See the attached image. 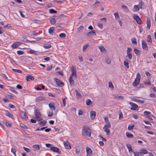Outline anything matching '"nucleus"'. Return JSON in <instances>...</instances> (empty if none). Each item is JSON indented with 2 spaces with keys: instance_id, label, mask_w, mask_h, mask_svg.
Segmentation results:
<instances>
[{
  "instance_id": "864d4df0",
  "label": "nucleus",
  "mask_w": 156,
  "mask_h": 156,
  "mask_svg": "<svg viewBox=\"0 0 156 156\" xmlns=\"http://www.w3.org/2000/svg\"><path fill=\"white\" fill-rule=\"evenodd\" d=\"M23 148L24 149L25 151L27 153L29 152L30 151V150L29 149L27 148V147H23Z\"/></svg>"
},
{
  "instance_id": "e433bc0d",
  "label": "nucleus",
  "mask_w": 156,
  "mask_h": 156,
  "mask_svg": "<svg viewBox=\"0 0 156 156\" xmlns=\"http://www.w3.org/2000/svg\"><path fill=\"white\" fill-rule=\"evenodd\" d=\"M50 22L52 24H54L56 22V20L54 18H52L51 19Z\"/></svg>"
},
{
  "instance_id": "39448f33",
  "label": "nucleus",
  "mask_w": 156,
  "mask_h": 156,
  "mask_svg": "<svg viewBox=\"0 0 156 156\" xmlns=\"http://www.w3.org/2000/svg\"><path fill=\"white\" fill-rule=\"evenodd\" d=\"M50 149L52 151L57 153L58 154H60L61 153V152L60 151L59 149L55 147H50Z\"/></svg>"
},
{
  "instance_id": "72a5a7b5",
  "label": "nucleus",
  "mask_w": 156,
  "mask_h": 156,
  "mask_svg": "<svg viewBox=\"0 0 156 156\" xmlns=\"http://www.w3.org/2000/svg\"><path fill=\"white\" fill-rule=\"evenodd\" d=\"M111 124H110V123L109 122H106V125H105L104 127V128L105 127H106V128L108 127V128H109L111 127Z\"/></svg>"
},
{
  "instance_id": "4be33fe9",
  "label": "nucleus",
  "mask_w": 156,
  "mask_h": 156,
  "mask_svg": "<svg viewBox=\"0 0 156 156\" xmlns=\"http://www.w3.org/2000/svg\"><path fill=\"white\" fill-rule=\"evenodd\" d=\"M50 109L54 111L55 109V107L52 104L50 103L48 105Z\"/></svg>"
},
{
  "instance_id": "aec40b11",
  "label": "nucleus",
  "mask_w": 156,
  "mask_h": 156,
  "mask_svg": "<svg viewBox=\"0 0 156 156\" xmlns=\"http://www.w3.org/2000/svg\"><path fill=\"white\" fill-rule=\"evenodd\" d=\"M69 81L70 84L71 85L74 84V80L72 77V76H70L69 79Z\"/></svg>"
},
{
  "instance_id": "4c0bfd02",
  "label": "nucleus",
  "mask_w": 156,
  "mask_h": 156,
  "mask_svg": "<svg viewBox=\"0 0 156 156\" xmlns=\"http://www.w3.org/2000/svg\"><path fill=\"white\" fill-rule=\"evenodd\" d=\"M91 104V101L89 99H87L86 101V104L87 105L89 106Z\"/></svg>"
},
{
  "instance_id": "69168bd1",
  "label": "nucleus",
  "mask_w": 156,
  "mask_h": 156,
  "mask_svg": "<svg viewBox=\"0 0 156 156\" xmlns=\"http://www.w3.org/2000/svg\"><path fill=\"white\" fill-rule=\"evenodd\" d=\"M62 101H63V106H66V104L65 98H64L62 99Z\"/></svg>"
},
{
  "instance_id": "de8ad7c7",
  "label": "nucleus",
  "mask_w": 156,
  "mask_h": 156,
  "mask_svg": "<svg viewBox=\"0 0 156 156\" xmlns=\"http://www.w3.org/2000/svg\"><path fill=\"white\" fill-rule=\"evenodd\" d=\"M66 36V35L63 33H62L59 35V37L61 38H65Z\"/></svg>"
},
{
  "instance_id": "f257e3e1",
  "label": "nucleus",
  "mask_w": 156,
  "mask_h": 156,
  "mask_svg": "<svg viewBox=\"0 0 156 156\" xmlns=\"http://www.w3.org/2000/svg\"><path fill=\"white\" fill-rule=\"evenodd\" d=\"M82 133L84 136H90L91 132L89 129L87 127H83L82 129Z\"/></svg>"
},
{
  "instance_id": "0eeeda50",
  "label": "nucleus",
  "mask_w": 156,
  "mask_h": 156,
  "mask_svg": "<svg viewBox=\"0 0 156 156\" xmlns=\"http://www.w3.org/2000/svg\"><path fill=\"white\" fill-rule=\"evenodd\" d=\"M54 80L55 81L56 84H57L58 86L60 87H62L64 85V84L59 79L56 78L54 79Z\"/></svg>"
},
{
  "instance_id": "49530a36",
  "label": "nucleus",
  "mask_w": 156,
  "mask_h": 156,
  "mask_svg": "<svg viewBox=\"0 0 156 156\" xmlns=\"http://www.w3.org/2000/svg\"><path fill=\"white\" fill-rule=\"evenodd\" d=\"M144 5V2L142 1L140 2L139 4L138 5L139 7V8H140L141 9H142V6Z\"/></svg>"
},
{
  "instance_id": "f8f14e48",
  "label": "nucleus",
  "mask_w": 156,
  "mask_h": 156,
  "mask_svg": "<svg viewBox=\"0 0 156 156\" xmlns=\"http://www.w3.org/2000/svg\"><path fill=\"white\" fill-rule=\"evenodd\" d=\"M64 145L66 149H69L71 148V146L68 141L64 143Z\"/></svg>"
},
{
  "instance_id": "052dcab7",
  "label": "nucleus",
  "mask_w": 156,
  "mask_h": 156,
  "mask_svg": "<svg viewBox=\"0 0 156 156\" xmlns=\"http://www.w3.org/2000/svg\"><path fill=\"white\" fill-rule=\"evenodd\" d=\"M88 46V45H84L83 46V51H85V50L87 48Z\"/></svg>"
},
{
  "instance_id": "393cba45",
  "label": "nucleus",
  "mask_w": 156,
  "mask_h": 156,
  "mask_svg": "<svg viewBox=\"0 0 156 156\" xmlns=\"http://www.w3.org/2000/svg\"><path fill=\"white\" fill-rule=\"evenodd\" d=\"M54 27H50L49 30L48 32L50 34H52L54 31Z\"/></svg>"
},
{
  "instance_id": "9b49d317",
  "label": "nucleus",
  "mask_w": 156,
  "mask_h": 156,
  "mask_svg": "<svg viewBox=\"0 0 156 156\" xmlns=\"http://www.w3.org/2000/svg\"><path fill=\"white\" fill-rule=\"evenodd\" d=\"M72 74L71 76H76V68L75 67H73L71 69Z\"/></svg>"
},
{
  "instance_id": "79ce46f5",
  "label": "nucleus",
  "mask_w": 156,
  "mask_h": 156,
  "mask_svg": "<svg viewBox=\"0 0 156 156\" xmlns=\"http://www.w3.org/2000/svg\"><path fill=\"white\" fill-rule=\"evenodd\" d=\"M75 151L76 153L77 154H78L80 151V147H76V148Z\"/></svg>"
},
{
  "instance_id": "cd10ccee",
  "label": "nucleus",
  "mask_w": 156,
  "mask_h": 156,
  "mask_svg": "<svg viewBox=\"0 0 156 156\" xmlns=\"http://www.w3.org/2000/svg\"><path fill=\"white\" fill-rule=\"evenodd\" d=\"M43 47L46 49L49 48L51 47V45L50 44H44Z\"/></svg>"
},
{
  "instance_id": "37998d69",
  "label": "nucleus",
  "mask_w": 156,
  "mask_h": 156,
  "mask_svg": "<svg viewBox=\"0 0 156 156\" xmlns=\"http://www.w3.org/2000/svg\"><path fill=\"white\" fill-rule=\"evenodd\" d=\"M49 12L50 13H57V12L54 10V9H51L49 10Z\"/></svg>"
},
{
  "instance_id": "20e7f679",
  "label": "nucleus",
  "mask_w": 156,
  "mask_h": 156,
  "mask_svg": "<svg viewBox=\"0 0 156 156\" xmlns=\"http://www.w3.org/2000/svg\"><path fill=\"white\" fill-rule=\"evenodd\" d=\"M129 105L132 106V107L130 108V109L132 110H138V106L136 104L132 102H130L129 103Z\"/></svg>"
},
{
  "instance_id": "6ab92c4d",
  "label": "nucleus",
  "mask_w": 156,
  "mask_h": 156,
  "mask_svg": "<svg viewBox=\"0 0 156 156\" xmlns=\"http://www.w3.org/2000/svg\"><path fill=\"white\" fill-rule=\"evenodd\" d=\"M5 114L7 116L12 118H13V115L7 111H5Z\"/></svg>"
},
{
  "instance_id": "9d476101",
  "label": "nucleus",
  "mask_w": 156,
  "mask_h": 156,
  "mask_svg": "<svg viewBox=\"0 0 156 156\" xmlns=\"http://www.w3.org/2000/svg\"><path fill=\"white\" fill-rule=\"evenodd\" d=\"M23 115V116L22 117L23 119H25V120L27 121L28 119V117L26 114V113L25 112L22 111L21 112V115Z\"/></svg>"
},
{
  "instance_id": "338daca9",
  "label": "nucleus",
  "mask_w": 156,
  "mask_h": 156,
  "mask_svg": "<svg viewBox=\"0 0 156 156\" xmlns=\"http://www.w3.org/2000/svg\"><path fill=\"white\" fill-rule=\"evenodd\" d=\"M9 107L12 108H15V106L11 104L9 105Z\"/></svg>"
},
{
  "instance_id": "c756f323",
  "label": "nucleus",
  "mask_w": 156,
  "mask_h": 156,
  "mask_svg": "<svg viewBox=\"0 0 156 156\" xmlns=\"http://www.w3.org/2000/svg\"><path fill=\"white\" fill-rule=\"evenodd\" d=\"M126 135L128 138H133L134 137L133 135L132 134L128 132L126 133Z\"/></svg>"
},
{
  "instance_id": "dca6fc26",
  "label": "nucleus",
  "mask_w": 156,
  "mask_h": 156,
  "mask_svg": "<svg viewBox=\"0 0 156 156\" xmlns=\"http://www.w3.org/2000/svg\"><path fill=\"white\" fill-rule=\"evenodd\" d=\"M126 145L129 152H133L134 151V150L132 149V146L130 144H127Z\"/></svg>"
},
{
  "instance_id": "58836bf2",
  "label": "nucleus",
  "mask_w": 156,
  "mask_h": 156,
  "mask_svg": "<svg viewBox=\"0 0 156 156\" xmlns=\"http://www.w3.org/2000/svg\"><path fill=\"white\" fill-rule=\"evenodd\" d=\"M83 27L82 26H81L77 29V31L78 32H80L83 30Z\"/></svg>"
},
{
  "instance_id": "13d9d810",
  "label": "nucleus",
  "mask_w": 156,
  "mask_h": 156,
  "mask_svg": "<svg viewBox=\"0 0 156 156\" xmlns=\"http://www.w3.org/2000/svg\"><path fill=\"white\" fill-rule=\"evenodd\" d=\"M75 92L76 93V96L78 97H80L81 95V94L78 91H77V90H75Z\"/></svg>"
},
{
  "instance_id": "1a4fd4ad",
  "label": "nucleus",
  "mask_w": 156,
  "mask_h": 156,
  "mask_svg": "<svg viewBox=\"0 0 156 156\" xmlns=\"http://www.w3.org/2000/svg\"><path fill=\"white\" fill-rule=\"evenodd\" d=\"M20 44V42H16L13 43L11 45V47L13 48H16L18 47Z\"/></svg>"
},
{
  "instance_id": "0e129e2a",
  "label": "nucleus",
  "mask_w": 156,
  "mask_h": 156,
  "mask_svg": "<svg viewBox=\"0 0 156 156\" xmlns=\"http://www.w3.org/2000/svg\"><path fill=\"white\" fill-rule=\"evenodd\" d=\"M53 115V112H49L48 114V116L49 117H51Z\"/></svg>"
},
{
  "instance_id": "f704fd0d",
  "label": "nucleus",
  "mask_w": 156,
  "mask_h": 156,
  "mask_svg": "<svg viewBox=\"0 0 156 156\" xmlns=\"http://www.w3.org/2000/svg\"><path fill=\"white\" fill-rule=\"evenodd\" d=\"M147 41L150 43H152V41L151 37L150 35H148L147 37Z\"/></svg>"
},
{
  "instance_id": "3c124183",
  "label": "nucleus",
  "mask_w": 156,
  "mask_h": 156,
  "mask_svg": "<svg viewBox=\"0 0 156 156\" xmlns=\"http://www.w3.org/2000/svg\"><path fill=\"white\" fill-rule=\"evenodd\" d=\"M134 9H135L136 11H138L139 10V7L138 5H137L134 6Z\"/></svg>"
},
{
  "instance_id": "a19ab883",
  "label": "nucleus",
  "mask_w": 156,
  "mask_h": 156,
  "mask_svg": "<svg viewBox=\"0 0 156 156\" xmlns=\"http://www.w3.org/2000/svg\"><path fill=\"white\" fill-rule=\"evenodd\" d=\"M134 51L135 52V53L136 55L139 54L140 52V51L137 49L136 48H135L134 49Z\"/></svg>"
},
{
  "instance_id": "7c9ffc66",
  "label": "nucleus",
  "mask_w": 156,
  "mask_h": 156,
  "mask_svg": "<svg viewBox=\"0 0 156 156\" xmlns=\"http://www.w3.org/2000/svg\"><path fill=\"white\" fill-rule=\"evenodd\" d=\"M20 125L21 127L25 129H29V127L28 126L22 123H20Z\"/></svg>"
},
{
  "instance_id": "4d7b16f0",
  "label": "nucleus",
  "mask_w": 156,
  "mask_h": 156,
  "mask_svg": "<svg viewBox=\"0 0 156 156\" xmlns=\"http://www.w3.org/2000/svg\"><path fill=\"white\" fill-rule=\"evenodd\" d=\"M126 58H129V59H131L132 58V54H129L128 55H127L126 56Z\"/></svg>"
},
{
  "instance_id": "5fc2aeb1",
  "label": "nucleus",
  "mask_w": 156,
  "mask_h": 156,
  "mask_svg": "<svg viewBox=\"0 0 156 156\" xmlns=\"http://www.w3.org/2000/svg\"><path fill=\"white\" fill-rule=\"evenodd\" d=\"M97 25L100 28L102 29L103 28V25L102 24L100 23H97Z\"/></svg>"
},
{
  "instance_id": "a18cd8bd",
  "label": "nucleus",
  "mask_w": 156,
  "mask_h": 156,
  "mask_svg": "<svg viewBox=\"0 0 156 156\" xmlns=\"http://www.w3.org/2000/svg\"><path fill=\"white\" fill-rule=\"evenodd\" d=\"M141 152L142 154H147L148 153V152L147 150L145 149H143L141 150Z\"/></svg>"
},
{
  "instance_id": "e2e57ef3",
  "label": "nucleus",
  "mask_w": 156,
  "mask_h": 156,
  "mask_svg": "<svg viewBox=\"0 0 156 156\" xmlns=\"http://www.w3.org/2000/svg\"><path fill=\"white\" fill-rule=\"evenodd\" d=\"M144 115H147L151 114V112L147 111H145L144 112Z\"/></svg>"
},
{
  "instance_id": "603ef678",
  "label": "nucleus",
  "mask_w": 156,
  "mask_h": 156,
  "mask_svg": "<svg viewBox=\"0 0 156 156\" xmlns=\"http://www.w3.org/2000/svg\"><path fill=\"white\" fill-rule=\"evenodd\" d=\"M108 87L110 88H113V86L112 84V83L110 81L108 82Z\"/></svg>"
},
{
  "instance_id": "f03ea898",
  "label": "nucleus",
  "mask_w": 156,
  "mask_h": 156,
  "mask_svg": "<svg viewBox=\"0 0 156 156\" xmlns=\"http://www.w3.org/2000/svg\"><path fill=\"white\" fill-rule=\"evenodd\" d=\"M140 75L138 73L137 74L136 78L135 79L133 83V85L134 87H136L140 83Z\"/></svg>"
},
{
  "instance_id": "8fccbe9b",
  "label": "nucleus",
  "mask_w": 156,
  "mask_h": 156,
  "mask_svg": "<svg viewBox=\"0 0 156 156\" xmlns=\"http://www.w3.org/2000/svg\"><path fill=\"white\" fill-rule=\"evenodd\" d=\"M12 70L15 72H17L18 73H21L22 71L19 69H13Z\"/></svg>"
},
{
  "instance_id": "c9c22d12",
  "label": "nucleus",
  "mask_w": 156,
  "mask_h": 156,
  "mask_svg": "<svg viewBox=\"0 0 156 156\" xmlns=\"http://www.w3.org/2000/svg\"><path fill=\"white\" fill-rule=\"evenodd\" d=\"M122 8L125 11H129V9L125 5H122Z\"/></svg>"
},
{
  "instance_id": "6e6552de",
  "label": "nucleus",
  "mask_w": 156,
  "mask_h": 156,
  "mask_svg": "<svg viewBox=\"0 0 156 156\" xmlns=\"http://www.w3.org/2000/svg\"><path fill=\"white\" fill-rule=\"evenodd\" d=\"M142 47L143 49L147 51L148 50V47L145 41L143 40L142 42Z\"/></svg>"
},
{
  "instance_id": "774afa93",
  "label": "nucleus",
  "mask_w": 156,
  "mask_h": 156,
  "mask_svg": "<svg viewBox=\"0 0 156 156\" xmlns=\"http://www.w3.org/2000/svg\"><path fill=\"white\" fill-rule=\"evenodd\" d=\"M99 48L101 52L103 51L104 50H105V48L103 46Z\"/></svg>"
},
{
  "instance_id": "ddd939ff",
  "label": "nucleus",
  "mask_w": 156,
  "mask_h": 156,
  "mask_svg": "<svg viewBox=\"0 0 156 156\" xmlns=\"http://www.w3.org/2000/svg\"><path fill=\"white\" fill-rule=\"evenodd\" d=\"M96 35V33L94 31H90L88 32L87 34L85 35V36L87 37L90 36H94Z\"/></svg>"
},
{
  "instance_id": "c03bdc74",
  "label": "nucleus",
  "mask_w": 156,
  "mask_h": 156,
  "mask_svg": "<svg viewBox=\"0 0 156 156\" xmlns=\"http://www.w3.org/2000/svg\"><path fill=\"white\" fill-rule=\"evenodd\" d=\"M105 61L108 64H109L111 62L110 59L108 58H106L105 59Z\"/></svg>"
},
{
  "instance_id": "09e8293b",
  "label": "nucleus",
  "mask_w": 156,
  "mask_h": 156,
  "mask_svg": "<svg viewBox=\"0 0 156 156\" xmlns=\"http://www.w3.org/2000/svg\"><path fill=\"white\" fill-rule=\"evenodd\" d=\"M115 18L116 19H119L120 18L119 14L118 13H114Z\"/></svg>"
},
{
  "instance_id": "5701e85b",
  "label": "nucleus",
  "mask_w": 156,
  "mask_h": 156,
  "mask_svg": "<svg viewBox=\"0 0 156 156\" xmlns=\"http://www.w3.org/2000/svg\"><path fill=\"white\" fill-rule=\"evenodd\" d=\"M34 77L33 76L30 75H29L27 76L26 78V80L27 81H29L30 80H34Z\"/></svg>"
},
{
  "instance_id": "a878e982",
  "label": "nucleus",
  "mask_w": 156,
  "mask_h": 156,
  "mask_svg": "<svg viewBox=\"0 0 156 156\" xmlns=\"http://www.w3.org/2000/svg\"><path fill=\"white\" fill-rule=\"evenodd\" d=\"M47 122L46 121L44 120L39 122V124L40 125H41L42 126H44L46 124Z\"/></svg>"
},
{
  "instance_id": "a211bd4d",
  "label": "nucleus",
  "mask_w": 156,
  "mask_h": 156,
  "mask_svg": "<svg viewBox=\"0 0 156 156\" xmlns=\"http://www.w3.org/2000/svg\"><path fill=\"white\" fill-rule=\"evenodd\" d=\"M151 20L149 18H147V27L150 29L151 26Z\"/></svg>"
},
{
  "instance_id": "680f3d73",
  "label": "nucleus",
  "mask_w": 156,
  "mask_h": 156,
  "mask_svg": "<svg viewBox=\"0 0 156 156\" xmlns=\"http://www.w3.org/2000/svg\"><path fill=\"white\" fill-rule=\"evenodd\" d=\"M16 88L19 89H21L23 88L22 87L21 85L19 84L17 85Z\"/></svg>"
},
{
  "instance_id": "412c9836",
  "label": "nucleus",
  "mask_w": 156,
  "mask_h": 156,
  "mask_svg": "<svg viewBox=\"0 0 156 156\" xmlns=\"http://www.w3.org/2000/svg\"><path fill=\"white\" fill-rule=\"evenodd\" d=\"M134 156H143L141 151L140 152L137 151L134 152Z\"/></svg>"
},
{
  "instance_id": "c85d7f7f",
  "label": "nucleus",
  "mask_w": 156,
  "mask_h": 156,
  "mask_svg": "<svg viewBox=\"0 0 156 156\" xmlns=\"http://www.w3.org/2000/svg\"><path fill=\"white\" fill-rule=\"evenodd\" d=\"M104 129L107 135H109L110 134V130L109 129H107V128H103Z\"/></svg>"
},
{
  "instance_id": "b1692460",
  "label": "nucleus",
  "mask_w": 156,
  "mask_h": 156,
  "mask_svg": "<svg viewBox=\"0 0 156 156\" xmlns=\"http://www.w3.org/2000/svg\"><path fill=\"white\" fill-rule=\"evenodd\" d=\"M40 145L39 144H35L32 146V147L35 150H38L40 149Z\"/></svg>"
},
{
  "instance_id": "423d86ee",
  "label": "nucleus",
  "mask_w": 156,
  "mask_h": 156,
  "mask_svg": "<svg viewBox=\"0 0 156 156\" xmlns=\"http://www.w3.org/2000/svg\"><path fill=\"white\" fill-rule=\"evenodd\" d=\"M133 19L135 20L138 24L142 23V20L140 17L137 15H135L133 16Z\"/></svg>"
},
{
  "instance_id": "2eb2a0df",
  "label": "nucleus",
  "mask_w": 156,
  "mask_h": 156,
  "mask_svg": "<svg viewBox=\"0 0 156 156\" xmlns=\"http://www.w3.org/2000/svg\"><path fill=\"white\" fill-rule=\"evenodd\" d=\"M86 150L87 154V156H88V155H90L92 153V151L91 149L89 147H87L86 148Z\"/></svg>"
},
{
  "instance_id": "7ed1b4c3",
  "label": "nucleus",
  "mask_w": 156,
  "mask_h": 156,
  "mask_svg": "<svg viewBox=\"0 0 156 156\" xmlns=\"http://www.w3.org/2000/svg\"><path fill=\"white\" fill-rule=\"evenodd\" d=\"M35 116L37 121H40L43 119L41 117V114L38 109H36L35 110Z\"/></svg>"
},
{
  "instance_id": "ea45409f",
  "label": "nucleus",
  "mask_w": 156,
  "mask_h": 156,
  "mask_svg": "<svg viewBox=\"0 0 156 156\" xmlns=\"http://www.w3.org/2000/svg\"><path fill=\"white\" fill-rule=\"evenodd\" d=\"M123 64L127 69H128L129 68V64L128 62H126V61H124L123 62Z\"/></svg>"
},
{
  "instance_id": "473e14b6",
  "label": "nucleus",
  "mask_w": 156,
  "mask_h": 156,
  "mask_svg": "<svg viewBox=\"0 0 156 156\" xmlns=\"http://www.w3.org/2000/svg\"><path fill=\"white\" fill-rule=\"evenodd\" d=\"M134 126V125L133 124H130L129 125L128 127V129L129 130H131L133 128Z\"/></svg>"
},
{
  "instance_id": "2f4dec72",
  "label": "nucleus",
  "mask_w": 156,
  "mask_h": 156,
  "mask_svg": "<svg viewBox=\"0 0 156 156\" xmlns=\"http://www.w3.org/2000/svg\"><path fill=\"white\" fill-rule=\"evenodd\" d=\"M132 43V44L137 45V41L136 39L135 38H132L131 39Z\"/></svg>"
},
{
  "instance_id": "f3484780",
  "label": "nucleus",
  "mask_w": 156,
  "mask_h": 156,
  "mask_svg": "<svg viewBox=\"0 0 156 156\" xmlns=\"http://www.w3.org/2000/svg\"><path fill=\"white\" fill-rule=\"evenodd\" d=\"M45 99V98L43 96H39L37 97L36 101L37 102H38L42 101Z\"/></svg>"
},
{
  "instance_id": "bf43d9fd",
  "label": "nucleus",
  "mask_w": 156,
  "mask_h": 156,
  "mask_svg": "<svg viewBox=\"0 0 156 156\" xmlns=\"http://www.w3.org/2000/svg\"><path fill=\"white\" fill-rule=\"evenodd\" d=\"M5 124L6 126H9V127H10L12 126V125L11 124L9 123H8V122H5Z\"/></svg>"
},
{
  "instance_id": "4468645a",
  "label": "nucleus",
  "mask_w": 156,
  "mask_h": 156,
  "mask_svg": "<svg viewBox=\"0 0 156 156\" xmlns=\"http://www.w3.org/2000/svg\"><path fill=\"white\" fill-rule=\"evenodd\" d=\"M96 116V113L94 111H92L90 112V117L92 119H94Z\"/></svg>"
},
{
  "instance_id": "6e6d98bb",
  "label": "nucleus",
  "mask_w": 156,
  "mask_h": 156,
  "mask_svg": "<svg viewBox=\"0 0 156 156\" xmlns=\"http://www.w3.org/2000/svg\"><path fill=\"white\" fill-rule=\"evenodd\" d=\"M17 53L19 55H22L24 53V52L21 51H17Z\"/></svg>"
},
{
  "instance_id": "bb28decb",
  "label": "nucleus",
  "mask_w": 156,
  "mask_h": 156,
  "mask_svg": "<svg viewBox=\"0 0 156 156\" xmlns=\"http://www.w3.org/2000/svg\"><path fill=\"white\" fill-rule=\"evenodd\" d=\"M9 90L11 91V92H12L13 93L16 94H17L18 92L17 91L15 90L14 88L13 87H10L9 88Z\"/></svg>"
}]
</instances>
